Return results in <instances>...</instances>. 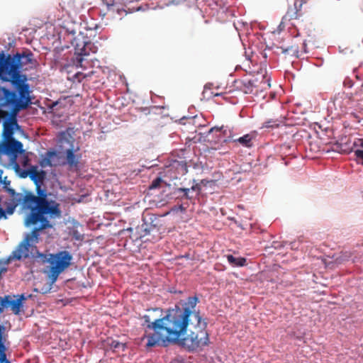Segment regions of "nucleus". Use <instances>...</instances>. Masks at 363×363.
<instances>
[{
	"label": "nucleus",
	"instance_id": "nucleus-1",
	"mask_svg": "<svg viewBox=\"0 0 363 363\" xmlns=\"http://www.w3.org/2000/svg\"><path fill=\"white\" fill-rule=\"evenodd\" d=\"M198 298L191 296L185 302H180L174 308L168 311L162 318L158 316L162 311L154 308L147 311L143 316L147 327L153 333L147 336V347L166 345L178 341L184 335L188 326L190 334L182 340V345L189 351L201 350L209 344L206 323L202 320L199 312L195 311Z\"/></svg>",
	"mask_w": 363,
	"mask_h": 363
},
{
	"label": "nucleus",
	"instance_id": "nucleus-2",
	"mask_svg": "<svg viewBox=\"0 0 363 363\" xmlns=\"http://www.w3.org/2000/svg\"><path fill=\"white\" fill-rule=\"evenodd\" d=\"M28 64H33V54L28 50L13 55H6L3 51L0 52V68L8 82L18 93L17 96L15 91L0 86V107H11L13 115L31 104L28 77L21 72L23 67Z\"/></svg>",
	"mask_w": 363,
	"mask_h": 363
},
{
	"label": "nucleus",
	"instance_id": "nucleus-3",
	"mask_svg": "<svg viewBox=\"0 0 363 363\" xmlns=\"http://www.w3.org/2000/svg\"><path fill=\"white\" fill-rule=\"evenodd\" d=\"M21 204L23 209L30 211L26 223L33 225L40 223V225L27 234L25 239L18 245L17 250L13 254L17 259L27 258L30 254L37 253L35 244L38 242L39 232L52 228L48 218L55 219L62 216L60 203L49 199L46 190L38 189L37 195L26 191Z\"/></svg>",
	"mask_w": 363,
	"mask_h": 363
},
{
	"label": "nucleus",
	"instance_id": "nucleus-4",
	"mask_svg": "<svg viewBox=\"0 0 363 363\" xmlns=\"http://www.w3.org/2000/svg\"><path fill=\"white\" fill-rule=\"evenodd\" d=\"M26 298L23 294L17 296L6 295L4 297L0 296V314L4 308H10L15 315L20 314L23 308V301ZM5 328L0 325V363H11L6 357V335H4Z\"/></svg>",
	"mask_w": 363,
	"mask_h": 363
},
{
	"label": "nucleus",
	"instance_id": "nucleus-5",
	"mask_svg": "<svg viewBox=\"0 0 363 363\" xmlns=\"http://www.w3.org/2000/svg\"><path fill=\"white\" fill-rule=\"evenodd\" d=\"M72 259V256L66 250L50 255L48 262L50 264L49 277L52 283L55 282L59 275L69 267Z\"/></svg>",
	"mask_w": 363,
	"mask_h": 363
},
{
	"label": "nucleus",
	"instance_id": "nucleus-6",
	"mask_svg": "<svg viewBox=\"0 0 363 363\" xmlns=\"http://www.w3.org/2000/svg\"><path fill=\"white\" fill-rule=\"evenodd\" d=\"M60 141L66 142L70 145L69 147L65 151V164H67L70 169H77L82 159V154L79 153V146L74 145L75 139L69 133L63 132L60 135Z\"/></svg>",
	"mask_w": 363,
	"mask_h": 363
},
{
	"label": "nucleus",
	"instance_id": "nucleus-7",
	"mask_svg": "<svg viewBox=\"0 0 363 363\" xmlns=\"http://www.w3.org/2000/svg\"><path fill=\"white\" fill-rule=\"evenodd\" d=\"M2 182L4 184V189L11 196L10 199L5 201L4 206L6 207L7 213L11 215L13 213L16 208L23 201L25 194L17 193L13 189L9 188V186L11 182L6 180V177L4 178Z\"/></svg>",
	"mask_w": 363,
	"mask_h": 363
},
{
	"label": "nucleus",
	"instance_id": "nucleus-8",
	"mask_svg": "<svg viewBox=\"0 0 363 363\" xmlns=\"http://www.w3.org/2000/svg\"><path fill=\"white\" fill-rule=\"evenodd\" d=\"M97 50V47L91 41L82 40L77 42L74 46L77 65L82 67L84 57L88 56L91 53H96Z\"/></svg>",
	"mask_w": 363,
	"mask_h": 363
},
{
	"label": "nucleus",
	"instance_id": "nucleus-9",
	"mask_svg": "<svg viewBox=\"0 0 363 363\" xmlns=\"http://www.w3.org/2000/svg\"><path fill=\"white\" fill-rule=\"evenodd\" d=\"M24 152L21 142L11 137L7 140L0 142V155H6L17 157L18 154Z\"/></svg>",
	"mask_w": 363,
	"mask_h": 363
},
{
	"label": "nucleus",
	"instance_id": "nucleus-10",
	"mask_svg": "<svg viewBox=\"0 0 363 363\" xmlns=\"http://www.w3.org/2000/svg\"><path fill=\"white\" fill-rule=\"evenodd\" d=\"M40 164L42 167H47L62 166L65 165V163L60 152L56 150H48L40 160Z\"/></svg>",
	"mask_w": 363,
	"mask_h": 363
},
{
	"label": "nucleus",
	"instance_id": "nucleus-11",
	"mask_svg": "<svg viewBox=\"0 0 363 363\" xmlns=\"http://www.w3.org/2000/svg\"><path fill=\"white\" fill-rule=\"evenodd\" d=\"M28 177L34 182L36 186V193L38 189L44 190L41 188V184L45 179L46 172L43 170H38L37 167H32L28 170Z\"/></svg>",
	"mask_w": 363,
	"mask_h": 363
},
{
	"label": "nucleus",
	"instance_id": "nucleus-12",
	"mask_svg": "<svg viewBox=\"0 0 363 363\" xmlns=\"http://www.w3.org/2000/svg\"><path fill=\"white\" fill-rule=\"evenodd\" d=\"M228 262L233 267H243L247 264V259L244 257H235L232 255H226Z\"/></svg>",
	"mask_w": 363,
	"mask_h": 363
},
{
	"label": "nucleus",
	"instance_id": "nucleus-13",
	"mask_svg": "<svg viewBox=\"0 0 363 363\" xmlns=\"http://www.w3.org/2000/svg\"><path fill=\"white\" fill-rule=\"evenodd\" d=\"M242 84L241 89L245 94L252 93L254 88L255 87V80L253 79H243L242 81Z\"/></svg>",
	"mask_w": 363,
	"mask_h": 363
},
{
	"label": "nucleus",
	"instance_id": "nucleus-14",
	"mask_svg": "<svg viewBox=\"0 0 363 363\" xmlns=\"http://www.w3.org/2000/svg\"><path fill=\"white\" fill-rule=\"evenodd\" d=\"M151 100L153 104L155 105L151 106V110L154 109H162L164 108V99L162 96H157L156 94H151Z\"/></svg>",
	"mask_w": 363,
	"mask_h": 363
},
{
	"label": "nucleus",
	"instance_id": "nucleus-15",
	"mask_svg": "<svg viewBox=\"0 0 363 363\" xmlns=\"http://www.w3.org/2000/svg\"><path fill=\"white\" fill-rule=\"evenodd\" d=\"M199 188L198 185L193 186L191 189L187 188H179L177 189V194L179 196H181L182 197H184L186 199H191L192 196L189 195V193L191 190L196 191L199 190Z\"/></svg>",
	"mask_w": 363,
	"mask_h": 363
},
{
	"label": "nucleus",
	"instance_id": "nucleus-16",
	"mask_svg": "<svg viewBox=\"0 0 363 363\" xmlns=\"http://www.w3.org/2000/svg\"><path fill=\"white\" fill-rule=\"evenodd\" d=\"M107 344L110 346L111 349L115 352H118L119 350L123 351L125 347V344L115 340H108Z\"/></svg>",
	"mask_w": 363,
	"mask_h": 363
},
{
	"label": "nucleus",
	"instance_id": "nucleus-17",
	"mask_svg": "<svg viewBox=\"0 0 363 363\" xmlns=\"http://www.w3.org/2000/svg\"><path fill=\"white\" fill-rule=\"evenodd\" d=\"M166 186H167V183L164 181H163L161 178L158 177L152 182L149 189L151 191V190H155V189H163V188L166 187Z\"/></svg>",
	"mask_w": 363,
	"mask_h": 363
},
{
	"label": "nucleus",
	"instance_id": "nucleus-18",
	"mask_svg": "<svg viewBox=\"0 0 363 363\" xmlns=\"http://www.w3.org/2000/svg\"><path fill=\"white\" fill-rule=\"evenodd\" d=\"M252 136L250 134H246V135H243L242 137L239 138L237 140V141L239 143H240L241 145H242L243 146L250 147L252 145Z\"/></svg>",
	"mask_w": 363,
	"mask_h": 363
},
{
	"label": "nucleus",
	"instance_id": "nucleus-19",
	"mask_svg": "<svg viewBox=\"0 0 363 363\" xmlns=\"http://www.w3.org/2000/svg\"><path fill=\"white\" fill-rule=\"evenodd\" d=\"M279 125V121L278 120L270 119L264 123L262 125V128H276Z\"/></svg>",
	"mask_w": 363,
	"mask_h": 363
},
{
	"label": "nucleus",
	"instance_id": "nucleus-20",
	"mask_svg": "<svg viewBox=\"0 0 363 363\" xmlns=\"http://www.w3.org/2000/svg\"><path fill=\"white\" fill-rule=\"evenodd\" d=\"M354 155L355 156V160L358 164L363 166V150L356 148L354 150Z\"/></svg>",
	"mask_w": 363,
	"mask_h": 363
},
{
	"label": "nucleus",
	"instance_id": "nucleus-21",
	"mask_svg": "<svg viewBox=\"0 0 363 363\" xmlns=\"http://www.w3.org/2000/svg\"><path fill=\"white\" fill-rule=\"evenodd\" d=\"M352 147L354 148H363V138H355Z\"/></svg>",
	"mask_w": 363,
	"mask_h": 363
},
{
	"label": "nucleus",
	"instance_id": "nucleus-22",
	"mask_svg": "<svg viewBox=\"0 0 363 363\" xmlns=\"http://www.w3.org/2000/svg\"><path fill=\"white\" fill-rule=\"evenodd\" d=\"M342 99V96H336L334 99V104L335 106H338L341 109L342 106L340 105L341 99Z\"/></svg>",
	"mask_w": 363,
	"mask_h": 363
},
{
	"label": "nucleus",
	"instance_id": "nucleus-23",
	"mask_svg": "<svg viewBox=\"0 0 363 363\" xmlns=\"http://www.w3.org/2000/svg\"><path fill=\"white\" fill-rule=\"evenodd\" d=\"M102 1L108 6H113L114 4V0H102Z\"/></svg>",
	"mask_w": 363,
	"mask_h": 363
},
{
	"label": "nucleus",
	"instance_id": "nucleus-24",
	"mask_svg": "<svg viewBox=\"0 0 363 363\" xmlns=\"http://www.w3.org/2000/svg\"><path fill=\"white\" fill-rule=\"evenodd\" d=\"M0 79L2 81V82H8V80L6 79V77H5L4 72L1 71V69L0 68Z\"/></svg>",
	"mask_w": 363,
	"mask_h": 363
},
{
	"label": "nucleus",
	"instance_id": "nucleus-25",
	"mask_svg": "<svg viewBox=\"0 0 363 363\" xmlns=\"http://www.w3.org/2000/svg\"><path fill=\"white\" fill-rule=\"evenodd\" d=\"M21 177L22 178H26V177L28 176V172H21V174H20Z\"/></svg>",
	"mask_w": 363,
	"mask_h": 363
},
{
	"label": "nucleus",
	"instance_id": "nucleus-26",
	"mask_svg": "<svg viewBox=\"0 0 363 363\" xmlns=\"http://www.w3.org/2000/svg\"><path fill=\"white\" fill-rule=\"evenodd\" d=\"M140 9H141L140 6H138V8H137L138 11H140Z\"/></svg>",
	"mask_w": 363,
	"mask_h": 363
},
{
	"label": "nucleus",
	"instance_id": "nucleus-27",
	"mask_svg": "<svg viewBox=\"0 0 363 363\" xmlns=\"http://www.w3.org/2000/svg\"><path fill=\"white\" fill-rule=\"evenodd\" d=\"M186 118V117H183V118H181V121H183V120H184Z\"/></svg>",
	"mask_w": 363,
	"mask_h": 363
},
{
	"label": "nucleus",
	"instance_id": "nucleus-28",
	"mask_svg": "<svg viewBox=\"0 0 363 363\" xmlns=\"http://www.w3.org/2000/svg\"><path fill=\"white\" fill-rule=\"evenodd\" d=\"M80 74L79 73H77L76 74L75 77H77Z\"/></svg>",
	"mask_w": 363,
	"mask_h": 363
},
{
	"label": "nucleus",
	"instance_id": "nucleus-29",
	"mask_svg": "<svg viewBox=\"0 0 363 363\" xmlns=\"http://www.w3.org/2000/svg\"><path fill=\"white\" fill-rule=\"evenodd\" d=\"M179 174H185V172H179Z\"/></svg>",
	"mask_w": 363,
	"mask_h": 363
}]
</instances>
